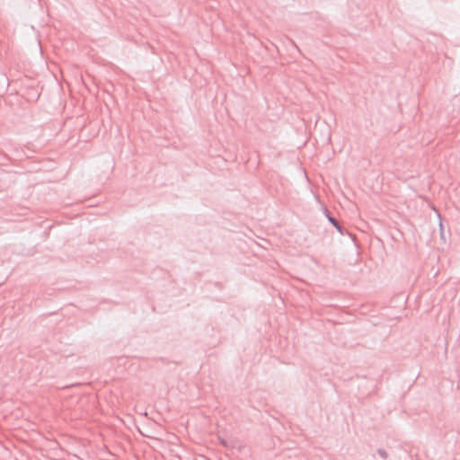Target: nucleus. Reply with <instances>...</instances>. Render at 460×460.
<instances>
[{"instance_id": "f257e3e1", "label": "nucleus", "mask_w": 460, "mask_h": 460, "mask_svg": "<svg viewBox=\"0 0 460 460\" xmlns=\"http://www.w3.org/2000/svg\"><path fill=\"white\" fill-rule=\"evenodd\" d=\"M326 216L328 217V220L330 221V223L335 226V228L341 234H343V231H342V227L339 224V222L337 221V219L335 217H333L328 210H326Z\"/></svg>"}, {"instance_id": "f03ea898", "label": "nucleus", "mask_w": 460, "mask_h": 460, "mask_svg": "<svg viewBox=\"0 0 460 460\" xmlns=\"http://www.w3.org/2000/svg\"><path fill=\"white\" fill-rule=\"evenodd\" d=\"M377 453H378V455H379L382 458H384V459H385V458H386V457H387V456H388L387 452H386L385 449H383V448H379V449L377 450Z\"/></svg>"}]
</instances>
